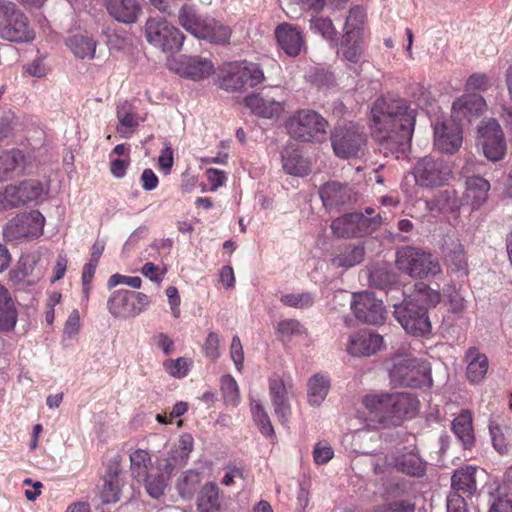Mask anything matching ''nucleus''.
Segmentation results:
<instances>
[{
    "instance_id": "nucleus-1",
    "label": "nucleus",
    "mask_w": 512,
    "mask_h": 512,
    "mask_svg": "<svg viewBox=\"0 0 512 512\" xmlns=\"http://www.w3.org/2000/svg\"><path fill=\"white\" fill-rule=\"evenodd\" d=\"M372 136L385 155L406 152L411 144L416 110L405 99H378L372 109Z\"/></svg>"
},
{
    "instance_id": "nucleus-2",
    "label": "nucleus",
    "mask_w": 512,
    "mask_h": 512,
    "mask_svg": "<svg viewBox=\"0 0 512 512\" xmlns=\"http://www.w3.org/2000/svg\"><path fill=\"white\" fill-rule=\"evenodd\" d=\"M363 404L381 421L395 424L405 417H413L418 410L419 401L413 394L401 392L369 395L363 399Z\"/></svg>"
},
{
    "instance_id": "nucleus-3",
    "label": "nucleus",
    "mask_w": 512,
    "mask_h": 512,
    "mask_svg": "<svg viewBox=\"0 0 512 512\" xmlns=\"http://www.w3.org/2000/svg\"><path fill=\"white\" fill-rule=\"evenodd\" d=\"M383 223L380 213L372 207H366L364 212L346 213L331 223L332 233L339 238H359L377 231Z\"/></svg>"
},
{
    "instance_id": "nucleus-4",
    "label": "nucleus",
    "mask_w": 512,
    "mask_h": 512,
    "mask_svg": "<svg viewBox=\"0 0 512 512\" xmlns=\"http://www.w3.org/2000/svg\"><path fill=\"white\" fill-rule=\"evenodd\" d=\"M288 134L302 142H322L326 139L328 122L313 110H299L287 121Z\"/></svg>"
},
{
    "instance_id": "nucleus-5",
    "label": "nucleus",
    "mask_w": 512,
    "mask_h": 512,
    "mask_svg": "<svg viewBox=\"0 0 512 512\" xmlns=\"http://www.w3.org/2000/svg\"><path fill=\"white\" fill-rule=\"evenodd\" d=\"M35 31L28 17L13 2L5 3L0 9V38L28 43L35 39Z\"/></svg>"
},
{
    "instance_id": "nucleus-6",
    "label": "nucleus",
    "mask_w": 512,
    "mask_h": 512,
    "mask_svg": "<svg viewBox=\"0 0 512 512\" xmlns=\"http://www.w3.org/2000/svg\"><path fill=\"white\" fill-rule=\"evenodd\" d=\"M364 128L353 122L337 125L331 134V144L335 155L342 159L358 157L366 147Z\"/></svg>"
},
{
    "instance_id": "nucleus-7",
    "label": "nucleus",
    "mask_w": 512,
    "mask_h": 512,
    "mask_svg": "<svg viewBox=\"0 0 512 512\" xmlns=\"http://www.w3.org/2000/svg\"><path fill=\"white\" fill-rule=\"evenodd\" d=\"M396 265L400 271L414 278L436 275L441 271L436 257L410 246L402 247L397 251Z\"/></svg>"
},
{
    "instance_id": "nucleus-8",
    "label": "nucleus",
    "mask_w": 512,
    "mask_h": 512,
    "mask_svg": "<svg viewBox=\"0 0 512 512\" xmlns=\"http://www.w3.org/2000/svg\"><path fill=\"white\" fill-rule=\"evenodd\" d=\"M146 40L165 53H175L182 48L185 36L163 18L150 17L145 23Z\"/></svg>"
},
{
    "instance_id": "nucleus-9",
    "label": "nucleus",
    "mask_w": 512,
    "mask_h": 512,
    "mask_svg": "<svg viewBox=\"0 0 512 512\" xmlns=\"http://www.w3.org/2000/svg\"><path fill=\"white\" fill-rule=\"evenodd\" d=\"M413 175L416 184L420 187L435 188L447 183L452 177V171L442 158L428 155L415 163Z\"/></svg>"
},
{
    "instance_id": "nucleus-10",
    "label": "nucleus",
    "mask_w": 512,
    "mask_h": 512,
    "mask_svg": "<svg viewBox=\"0 0 512 512\" xmlns=\"http://www.w3.org/2000/svg\"><path fill=\"white\" fill-rule=\"evenodd\" d=\"M45 192L43 184L35 179L24 180L19 184L7 185L0 191L2 211L18 208L29 203H37Z\"/></svg>"
},
{
    "instance_id": "nucleus-11",
    "label": "nucleus",
    "mask_w": 512,
    "mask_h": 512,
    "mask_svg": "<svg viewBox=\"0 0 512 512\" xmlns=\"http://www.w3.org/2000/svg\"><path fill=\"white\" fill-rule=\"evenodd\" d=\"M44 222L39 211L18 214L7 222L3 236L7 241L34 239L42 234Z\"/></svg>"
},
{
    "instance_id": "nucleus-12",
    "label": "nucleus",
    "mask_w": 512,
    "mask_h": 512,
    "mask_svg": "<svg viewBox=\"0 0 512 512\" xmlns=\"http://www.w3.org/2000/svg\"><path fill=\"white\" fill-rule=\"evenodd\" d=\"M429 372L428 365L411 356L397 355L390 370L391 382L398 386H419Z\"/></svg>"
},
{
    "instance_id": "nucleus-13",
    "label": "nucleus",
    "mask_w": 512,
    "mask_h": 512,
    "mask_svg": "<svg viewBox=\"0 0 512 512\" xmlns=\"http://www.w3.org/2000/svg\"><path fill=\"white\" fill-rule=\"evenodd\" d=\"M394 316L409 334L424 336L431 331V323L427 312L416 306L414 302L403 301L394 305Z\"/></svg>"
},
{
    "instance_id": "nucleus-14",
    "label": "nucleus",
    "mask_w": 512,
    "mask_h": 512,
    "mask_svg": "<svg viewBox=\"0 0 512 512\" xmlns=\"http://www.w3.org/2000/svg\"><path fill=\"white\" fill-rule=\"evenodd\" d=\"M351 309L355 317L366 324L381 325L386 319L383 302L371 292H362L353 296Z\"/></svg>"
},
{
    "instance_id": "nucleus-15",
    "label": "nucleus",
    "mask_w": 512,
    "mask_h": 512,
    "mask_svg": "<svg viewBox=\"0 0 512 512\" xmlns=\"http://www.w3.org/2000/svg\"><path fill=\"white\" fill-rule=\"evenodd\" d=\"M319 194L327 209L352 205L358 201V194L351 186L337 181L322 185Z\"/></svg>"
},
{
    "instance_id": "nucleus-16",
    "label": "nucleus",
    "mask_w": 512,
    "mask_h": 512,
    "mask_svg": "<svg viewBox=\"0 0 512 512\" xmlns=\"http://www.w3.org/2000/svg\"><path fill=\"white\" fill-rule=\"evenodd\" d=\"M486 108L485 99L476 93L466 94L456 99L452 105V119L460 125L470 123Z\"/></svg>"
},
{
    "instance_id": "nucleus-17",
    "label": "nucleus",
    "mask_w": 512,
    "mask_h": 512,
    "mask_svg": "<svg viewBox=\"0 0 512 512\" xmlns=\"http://www.w3.org/2000/svg\"><path fill=\"white\" fill-rule=\"evenodd\" d=\"M447 267L458 277L468 275V260L464 245L455 235H447L442 246Z\"/></svg>"
},
{
    "instance_id": "nucleus-18",
    "label": "nucleus",
    "mask_w": 512,
    "mask_h": 512,
    "mask_svg": "<svg viewBox=\"0 0 512 512\" xmlns=\"http://www.w3.org/2000/svg\"><path fill=\"white\" fill-rule=\"evenodd\" d=\"M462 144L461 125L454 120L437 122L434 128V145L442 152L454 153Z\"/></svg>"
},
{
    "instance_id": "nucleus-19",
    "label": "nucleus",
    "mask_w": 512,
    "mask_h": 512,
    "mask_svg": "<svg viewBox=\"0 0 512 512\" xmlns=\"http://www.w3.org/2000/svg\"><path fill=\"white\" fill-rule=\"evenodd\" d=\"M269 396L274 414L282 424H285L289 420L292 411L288 390L284 380L279 375L274 374L269 378Z\"/></svg>"
},
{
    "instance_id": "nucleus-20",
    "label": "nucleus",
    "mask_w": 512,
    "mask_h": 512,
    "mask_svg": "<svg viewBox=\"0 0 512 512\" xmlns=\"http://www.w3.org/2000/svg\"><path fill=\"white\" fill-rule=\"evenodd\" d=\"M245 104L255 115L267 119L278 117L284 109V101L270 92L247 96Z\"/></svg>"
},
{
    "instance_id": "nucleus-21",
    "label": "nucleus",
    "mask_w": 512,
    "mask_h": 512,
    "mask_svg": "<svg viewBox=\"0 0 512 512\" xmlns=\"http://www.w3.org/2000/svg\"><path fill=\"white\" fill-rule=\"evenodd\" d=\"M121 459L119 456L114 457L108 463L106 473L104 475L103 488L101 491V499L103 503H116L120 500L122 480Z\"/></svg>"
},
{
    "instance_id": "nucleus-22",
    "label": "nucleus",
    "mask_w": 512,
    "mask_h": 512,
    "mask_svg": "<svg viewBox=\"0 0 512 512\" xmlns=\"http://www.w3.org/2000/svg\"><path fill=\"white\" fill-rule=\"evenodd\" d=\"M383 337L374 333L351 334L346 344L348 354L356 357L371 356L382 349Z\"/></svg>"
},
{
    "instance_id": "nucleus-23",
    "label": "nucleus",
    "mask_w": 512,
    "mask_h": 512,
    "mask_svg": "<svg viewBox=\"0 0 512 512\" xmlns=\"http://www.w3.org/2000/svg\"><path fill=\"white\" fill-rule=\"evenodd\" d=\"M275 35L279 46L288 56L296 57L300 54L304 47V38L296 26L282 23L277 26Z\"/></svg>"
},
{
    "instance_id": "nucleus-24",
    "label": "nucleus",
    "mask_w": 512,
    "mask_h": 512,
    "mask_svg": "<svg viewBox=\"0 0 512 512\" xmlns=\"http://www.w3.org/2000/svg\"><path fill=\"white\" fill-rule=\"evenodd\" d=\"M179 65L177 72L182 77L194 81L205 79L214 73V65L212 61L199 56H183L181 57Z\"/></svg>"
},
{
    "instance_id": "nucleus-25",
    "label": "nucleus",
    "mask_w": 512,
    "mask_h": 512,
    "mask_svg": "<svg viewBox=\"0 0 512 512\" xmlns=\"http://www.w3.org/2000/svg\"><path fill=\"white\" fill-rule=\"evenodd\" d=\"M106 8L112 18L124 24L137 22L142 12L136 0H106Z\"/></svg>"
},
{
    "instance_id": "nucleus-26",
    "label": "nucleus",
    "mask_w": 512,
    "mask_h": 512,
    "mask_svg": "<svg viewBox=\"0 0 512 512\" xmlns=\"http://www.w3.org/2000/svg\"><path fill=\"white\" fill-rule=\"evenodd\" d=\"M26 168L23 152L13 149L0 155V182L20 176Z\"/></svg>"
},
{
    "instance_id": "nucleus-27",
    "label": "nucleus",
    "mask_w": 512,
    "mask_h": 512,
    "mask_svg": "<svg viewBox=\"0 0 512 512\" xmlns=\"http://www.w3.org/2000/svg\"><path fill=\"white\" fill-rule=\"evenodd\" d=\"M133 291L116 290L112 293L107 302L109 312L119 318L129 319L135 317L133 307Z\"/></svg>"
},
{
    "instance_id": "nucleus-28",
    "label": "nucleus",
    "mask_w": 512,
    "mask_h": 512,
    "mask_svg": "<svg viewBox=\"0 0 512 512\" xmlns=\"http://www.w3.org/2000/svg\"><path fill=\"white\" fill-rule=\"evenodd\" d=\"M489 190L490 183L486 179L480 176L467 177L464 199L473 209L479 208L486 202Z\"/></svg>"
},
{
    "instance_id": "nucleus-29",
    "label": "nucleus",
    "mask_w": 512,
    "mask_h": 512,
    "mask_svg": "<svg viewBox=\"0 0 512 512\" xmlns=\"http://www.w3.org/2000/svg\"><path fill=\"white\" fill-rule=\"evenodd\" d=\"M466 375L470 382L482 381L488 371V358L478 348L470 347L465 353Z\"/></svg>"
},
{
    "instance_id": "nucleus-30",
    "label": "nucleus",
    "mask_w": 512,
    "mask_h": 512,
    "mask_svg": "<svg viewBox=\"0 0 512 512\" xmlns=\"http://www.w3.org/2000/svg\"><path fill=\"white\" fill-rule=\"evenodd\" d=\"M478 469L466 466L457 469L451 477V486L457 493L472 496L477 490Z\"/></svg>"
},
{
    "instance_id": "nucleus-31",
    "label": "nucleus",
    "mask_w": 512,
    "mask_h": 512,
    "mask_svg": "<svg viewBox=\"0 0 512 512\" xmlns=\"http://www.w3.org/2000/svg\"><path fill=\"white\" fill-rule=\"evenodd\" d=\"M365 249L360 244H348L339 249V252L331 259V264L336 268L349 269L364 260Z\"/></svg>"
},
{
    "instance_id": "nucleus-32",
    "label": "nucleus",
    "mask_w": 512,
    "mask_h": 512,
    "mask_svg": "<svg viewBox=\"0 0 512 512\" xmlns=\"http://www.w3.org/2000/svg\"><path fill=\"white\" fill-rule=\"evenodd\" d=\"M208 19L209 17L198 15L189 5L182 6L178 14L180 25L198 39L201 38Z\"/></svg>"
},
{
    "instance_id": "nucleus-33",
    "label": "nucleus",
    "mask_w": 512,
    "mask_h": 512,
    "mask_svg": "<svg viewBox=\"0 0 512 512\" xmlns=\"http://www.w3.org/2000/svg\"><path fill=\"white\" fill-rule=\"evenodd\" d=\"M282 166L286 173L294 176L303 177L310 171L308 161L291 146H286L282 152Z\"/></svg>"
},
{
    "instance_id": "nucleus-34",
    "label": "nucleus",
    "mask_w": 512,
    "mask_h": 512,
    "mask_svg": "<svg viewBox=\"0 0 512 512\" xmlns=\"http://www.w3.org/2000/svg\"><path fill=\"white\" fill-rule=\"evenodd\" d=\"M441 300V295L438 291L431 289L428 285L423 282L415 284L414 291L403 301L414 302L416 306L424 309L436 306Z\"/></svg>"
},
{
    "instance_id": "nucleus-35",
    "label": "nucleus",
    "mask_w": 512,
    "mask_h": 512,
    "mask_svg": "<svg viewBox=\"0 0 512 512\" xmlns=\"http://www.w3.org/2000/svg\"><path fill=\"white\" fill-rule=\"evenodd\" d=\"M365 18L366 13L362 7L355 6L349 10L343 29L346 42L362 39Z\"/></svg>"
},
{
    "instance_id": "nucleus-36",
    "label": "nucleus",
    "mask_w": 512,
    "mask_h": 512,
    "mask_svg": "<svg viewBox=\"0 0 512 512\" xmlns=\"http://www.w3.org/2000/svg\"><path fill=\"white\" fill-rule=\"evenodd\" d=\"M452 431L464 448H470L475 441L472 427V416L468 410H463L452 422Z\"/></svg>"
},
{
    "instance_id": "nucleus-37",
    "label": "nucleus",
    "mask_w": 512,
    "mask_h": 512,
    "mask_svg": "<svg viewBox=\"0 0 512 512\" xmlns=\"http://www.w3.org/2000/svg\"><path fill=\"white\" fill-rule=\"evenodd\" d=\"M17 322V311L8 290L0 284V330L11 331Z\"/></svg>"
},
{
    "instance_id": "nucleus-38",
    "label": "nucleus",
    "mask_w": 512,
    "mask_h": 512,
    "mask_svg": "<svg viewBox=\"0 0 512 512\" xmlns=\"http://www.w3.org/2000/svg\"><path fill=\"white\" fill-rule=\"evenodd\" d=\"M131 477L137 482L145 479L152 472V459L148 451L137 449L130 454Z\"/></svg>"
},
{
    "instance_id": "nucleus-39",
    "label": "nucleus",
    "mask_w": 512,
    "mask_h": 512,
    "mask_svg": "<svg viewBox=\"0 0 512 512\" xmlns=\"http://www.w3.org/2000/svg\"><path fill=\"white\" fill-rule=\"evenodd\" d=\"M308 402L312 406H320L330 390V379L321 374L313 375L307 383Z\"/></svg>"
},
{
    "instance_id": "nucleus-40",
    "label": "nucleus",
    "mask_w": 512,
    "mask_h": 512,
    "mask_svg": "<svg viewBox=\"0 0 512 512\" xmlns=\"http://www.w3.org/2000/svg\"><path fill=\"white\" fill-rule=\"evenodd\" d=\"M197 509L199 512L219 511V489L216 484L208 482L202 487L197 500Z\"/></svg>"
},
{
    "instance_id": "nucleus-41",
    "label": "nucleus",
    "mask_w": 512,
    "mask_h": 512,
    "mask_svg": "<svg viewBox=\"0 0 512 512\" xmlns=\"http://www.w3.org/2000/svg\"><path fill=\"white\" fill-rule=\"evenodd\" d=\"M427 205L430 211L455 212L459 210L461 201L455 190L446 189L440 191Z\"/></svg>"
},
{
    "instance_id": "nucleus-42",
    "label": "nucleus",
    "mask_w": 512,
    "mask_h": 512,
    "mask_svg": "<svg viewBox=\"0 0 512 512\" xmlns=\"http://www.w3.org/2000/svg\"><path fill=\"white\" fill-rule=\"evenodd\" d=\"M489 432L495 450L500 454H507L511 448L512 430L505 425L491 421Z\"/></svg>"
},
{
    "instance_id": "nucleus-43",
    "label": "nucleus",
    "mask_w": 512,
    "mask_h": 512,
    "mask_svg": "<svg viewBox=\"0 0 512 512\" xmlns=\"http://www.w3.org/2000/svg\"><path fill=\"white\" fill-rule=\"evenodd\" d=\"M117 119L119 125L117 131L124 135L132 133L139 125V120L134 107L128 101H124L117 106Z\"/></svg>"
},
{
    "instance_id": "nucleus-44",
    "label": "nucleus",
    "mask_w": 512,
    "mask_h": 512,
    "mask_svg": "<svg viewBox=\"0 0 512 512\" xmlns=\"http://www.w3.org/2000/svg\"><path fill=\"white\" fill-rule=\"evenodd\" d=\"M239 77L242 90L252 88L264 80V73L260 66L252 62H238Z\"/></svg>"
},
{
    "instance_id": "nucleus-45",
    "label": "nucleus",
    "mask_w": 512,
    "mask_h": 512,
    "mask_svg": "<svg viewBox=\"0 0 512 512\" xmlns=\"http://www.w3.org/2000/svg\"><path fill=\"white\" fill-rule=\"evenodd\" d=\"M397 278L391 267L385 263L374 265L369 273L371 286L378 289H386L396 282Z\"/></svg>"
},
{
    "instance_id": "nucleus-46",
    "label": "nucleus",
    "mask_w": 512,
    "mask_h": 512,
    "mask_svg": "<svg viewBox=\"0 0 512 512\" xmlns=\"http://www.w3.org/2000/svg\"><path fill=\"white\" fill-rule=\"evenodd\" d=\"M230 36L231 29L228 26H225L209 17L200 39L208 40L217 44H224L229 41Z\"/></svg>"
},
{
    "instance_id": "nucleus-47",
    "label": "nucleus",
    "mask_w": 512,
    "mask_h": 512,
    "mask_svg": "<svg viewBox=\"0 0 512 512\" xmlns=\"http://www.w3.org/2000/svg\"><path fill=\"white\" fill-rule=\"evenodd\" d=\"M67 45L78 58H93L96 41L87 35H74L67 40Z\"/></svg>"
},
{
    "instance_id": "nucleus-48",
    "label": "nucleus",
    "mask_w": 512,
    "mask_h": 512,
    "mask_svg": "<svg viewBox=\"0 0 512 512\" xmlns=\"http://www.w3.org/2000/svg\"><path fill=\"white\" fill-rule=\"evenodd\" d=\"M397 471L414 477H421L425 473V465L415 454H406L397 458L395 462Z\"/></svg>"
},
{
    "instance_id": "nucleus-49",
    "label": "nucleus",
    "mask_w": 512,
    "mask_h": 512,
    "mask_svg": "<svg viewBox=\"0 0 512 512\" xmlns=\"http://www.w3.org/2000/svg\"><path fill=\"white\" fill-rule=\"evenodd\" d=\"M238 62L229 63L222 69L220 87L229 92L242 91L239 77Z\"/></svg>"
},
{
    "instance_id": "nucleus-50",
    "label": "nucleus",
    "mask_w": 512,
    "mask_h": 512,
    "mask_svg": "<svg viewBox=\"0 0 512 512\" xmlns=\"http://www.w3.org/2000/svg\"><path fill=\"white\" fill-rule=\"evenodd\" d=\"M251 412L262 435L265 437H274L275 431L264 407L259 402L253 401L251 403Z\"/></svg>"
},
{
    "instance_id": "nucleus-51",
    "label": "nucleus",
    "mask_w": 512,
    "mask_h": 512,
    "mask_svg": "<svg viewBox=\"0 0 512 512\" xmlns=\"http://www.w3.org/2000/svg\"><path fill=\"white\" fill-rule=\"evenodd\" d=\"M503 131L496 119L487 118L480 122L477 129V138L480 144L503 136Z\"/></svg>"
},
{
    "instance_id": "nucleus-52",
    "label": "nucleus",
    "mask_w": 512,
    "mask_h": 512,
    "mask_svg": "<svg viewBox=\"0 0 512 512\" xmlns=\"http://www.w3.org/2000/svg\"><path fill=\"white\" fill-rule=\"evenodd\" d=\"M140 483L144 484L147 493L152 498L157 499L164 494V490L167 485V478L163 473L153 474L151 472L145 479H142Z\"/></svg>"
},
{
    "instance_id": "nucleus-53",
    "label": "nucleus",
    "mask_w": 512,
    "mask_h": 512,
    "mask_svg": "<svg viewBox=\"0 0 512 512\" xmlns=\"http://www.w3.org/2000/svg\"><path fill=\"white\" fill-rule=\"evenodd\" d=\"M485 157L493 162L500 161L506 154L504 135L481 144Z\"/></svg>"
},
{
    "instance_id": "nucleus-54",
    "label": "nucleus",
    "mask_w": 512,
    "mask_h": 512,
    "mask_svg": "<svg viewBox=\"0 0 512 512\" xmlns=\"http://www.w3.org/2000/svg\"><path fill=\"white\" fill-rule=\"evenodd\" d=\"M310 28L313 32L320 34L323 38L334 40L337 36V30L333 22L328 17H314L310 20Z\"/></svg>"
},
{
    "instance_id": "nucleus-55",
    "label": "nucleus",
    "mask_w": 512,
    "mask_h": 512,
    "mask_svg": "<svg viewBox=\"0 0 512 512\" xmlns=\"http://www.w3.org/2000/svg\"><path fill=\"white\" fill-rule=\"evenodd\" d=\"M280 301L289 307L305 309L314 304V296L309 292L282 295Z\"/></svg>"
},
{
    "instance_id": "nucleus-56",
    "label": "nucleus",
    "mask_w": 512,
    "mask_h": 512,
    "mask_svg": "<svg viewBox=\"0 0 512 512\" xmlns=\"http://www.w3.org/2000/svg\"><path fill=\"white\" fill-rule=\"evenodd\" d=\"M221 390L227 404L236 406L239 403L238 384L232 376L225 375L221 378Z\"/></svg>"
},
{
    "instance_id": "nucleus-57",
    "label": "nucleus",
    "mask_w": 512,
    "mask_h": 512,
    "mask_svg": "<svg viewBox=\"0 0 512 512\" xmlns=\"http://www.w3.org/2000/svg\"><path fill=\"white\" fill-rule=\"evenodd\" d=\"M416 504L409 499H399L384 503L375 508L374 512H415Z\"/></svg>"
},
{
    "instance_id": "nucleus-58",
    "label": "nucleus",
    "mask_w": 512,
    "mask_h": 512,
    "mask_svg": "<svg viewBox=\"0 0 512 512\" xmlns=\"http://www.w3.org/2000/svg\"><path fill=\"white\" fill-rule=\"evenodd\" d=\"M489 512H512V497L497 490L491 494Z\"/></svg>"
},
{
    "instance_id": "nucleus-59",
    "label": "nucleus",
    "mask_w": 512,
    "mask_h": 512,
    "mask_svg": "<svg viewBox=\"0 0 512 512\" xmlns=\"http://www.w3.org/2000/svg\"><path fill=\"white\" fill-rule=\"evenodd\" d=\"M362 39L346 42L345 37L342 38V53L344 58L350 63H358L362 57Z\"/></svg>"
},
{
    "instance_id": "nucleus-60",
    "label": "nucleus",
    "mask_w": 512,
    "mask_h": 512,
    "mask_svg": "<svg viewBox=\"0 0 512 512\" xmlns=\"http://www.w3.org/2000/svg\"><path fill=\"white\" fill-rule=\"evenodd\" d=\"M193 450V438L189 434L181 435L177 448L171 453L179 458L180 465H185Z\"/></svg>"
},
{
    "instance_id": "nucleus-61",
    "label": "nucleus",
    "mask_w": 512,
    "mask_h": 512,
    "mask_svg": "<svg viewBox=\"0 0 512 512\" xmlns=\"http://www.w3.org/2000/svg\"><path fill=\"white\" fill-rule=\"evenodd\" d=\"M277 331L286 337L298 336L306 332L304 326L296 319H284L278 323Z\"/></svg>"
},
{
    "instance_id": "nucleus-62",
    "label": "nucleus",
    "mask_w": 512,
    "mask_h": 512,
    "mask_svg": "<svg viewBox=\"0 0 512 512\" xmlns=\"http://www.w3.org/2000/svg\"><path fill=\"white\" fill-rule=\"evenodd\" d=\"M163 365L165 370L173 377L183 378L188 373V361L183 357L176 360H167Z\"/></svg>"
},
{
    "instance_id": "nucleus-63",
    "label": "nucleus",
    "mask_w": 512,
    "mask_h": 512,
    "mask_svg": "<svg viewBox=\"0 0 512 512\" xmlns=\"http://www.w3.org/2000/svg\"><path fill=\"white\" fill-rule=\"evenodd\" d=\"M490 87L487 75L474 73L469 76L465 84L466 91H486Z\"/></svg>"
},
{
    "instance_id": "nucleus-64",
    "label": "nucleus",
    "mask_w": 512,
    "mask_h": 512,
    "mask_svg": "<svg viewBox=\"0 0 512 512\" xmlns=\"http://www.w3.org/2000/svg\"><path fill=\"white\" fill-rule=\"evenodd\" d=\"M230 356L236 369L241 372L244 365V351L240 338L235 335L232 338L230 346Z\"/></svg>"
}]
</instances>
